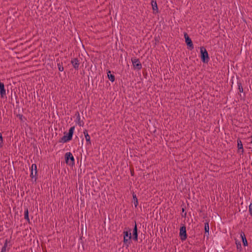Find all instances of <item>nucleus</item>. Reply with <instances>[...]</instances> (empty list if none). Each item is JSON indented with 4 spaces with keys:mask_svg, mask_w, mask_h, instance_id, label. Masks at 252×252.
I'll return each mask as SVG.
<instances>
[{
    "mask_svg": "<svg viewBox=\"0 0 252 252\" xmlns=\"http://www.w3.org/2000/svg\"><path fill=\"white\" fill-rule=\"evenodd\" d=\"M132 64L135 68L136 69L140 70L142 68V64L140 63L139 59H133L131 60Z\"/></svg>",
    "mask_w": 252,
    "mask_h": 252,
    "instance_id": "0eeeda50",
    "label": "nucleus"
},
{
    "mask_svg": "<svg viewBox=\"0 0 252 252\" xmlns=\"http://www.w3.org/2000/svg\"><path fill=\"white\" fill-rule=\"evenodd\" d=\"M107 76L109 79L112 82H113L115 81V76L114 75L111 74V71L109 70L107 72Z\"/></svg>",
    "mask_w": 252,
    "mask_h": 252,
    "instance_id": "6ab92c4d",
    "label": "nucleus"
},
{
    "mask_svg": "<svg viewBox=\"0 0 252 252\" xmlns=\"http://www.w3.org/2000/svg\"><path fill=\"white\" fill-rule=\"evenodd\" d=\"M132 235H133V240L135 241H137L138 233H137V225H136V223L135 224V226H134L133 230Z\"/></svg>",
    "mask_w": 252,
    "mask_h": 252,
    "instance_id": "4468645a",
    "label": "nucleus"
},
{
    "mask_svg": "<svg viewBox=\"0 0 252 252\" xmlns=\"http://www.w3.org/2000/svg\"><path fill=\"white\" fill-rule=\"evenodd\" d=\"M8 242H9V241L8 240V239H6L5 240V242L4 243V245H3V246L2 247H5V248H7V247H8Z\"/></svg>",
    "mask_w": 252,
    "mask_h": 252,
    "instance_id": "a878e982",
    "label": "nucleus"
},
{
    "mask_svg": "<svg viewBox=\"0 0 252 252\" xmlns=\"http://www.w3.org/2000/svg\"><path fill=\"white\" fill-rule=\"evenodd\" d=\"M22 117H23V115H19V117H20V119L21 120H22Z\"/></svg>",
    "mask_w": 252,
    "mask_h": 252,
    "instance_id": "cd10ccee",
    "label": "nucleus"
},
{
    "mask_svg": "<svg viewBox=\"0 0 252 252\" xmlns=\"http://www.w3.org/2000/svg\"><path fill=\"white\" fill-rule=\"evenodd\" d=\"M205 233L207 234V236H208L209 235V224L208 222H206L205 223Z\"/></svg>",
    "mask_w": 252,
    "mask_h": 252,
    "instance_id": "aec40b11",
    "label": "nucleus"
},
{
    "mask_svg": "<svg viewBox=\"0 0 252 252\" xmlns=\"http://www.w3.org/2000/svg\"><path fill=\"white\" fill-rule=\"evenodd\" d=\"M132 197H133V201L134 207L135 208H136L138 205V199L137 198L136 194L133 193L132 194Z\"/></svg>",
    "mask_w": 252,
    "mask_h": 252,
    "instance_id": "a211bd4d",
    "label": "nucleus"
},
{
    "mask_svg": "<svg viewBox=\"0 0 252 252\" xmlns=\"http://www.w3.org/2000/svg\"><path fill=\"white\" fill-rule=\"evenodd\" d=\"M124 233V243L128 247L131 242V230L128 228H125Z\"/></svg>",
    "mask_w": 252,
    "mask_h": 252,
    "instance_id": "f257e3e1",
    "label": "nucleus"
},
{
    "mask_svg": "<svg viewBox=\"0 0 252 252\" xmlns=\"http://www.w3.org/2000/svg\"><path fill=\"white\" fill-rule=\"evenodd\" d=\"M9 249H10V247L8 249H7L5 247H2L0 252H6V251H8Z\"/></svg>",
    "mask_w": 252,
    "mask_h": 252,
    "instance_id": "393cba45",
    "label": "nucleus"
},
{
    "mask_svg": "<svg viewBox=\"0 0 252 252\" xmlns=\"http://www.w3.org/2000/svg\"><path fill=\"white\" fill-rule=\"evenodd\" d=\"M71 63L72 64L73 67L75 69H76V70L78 69L79 64H80V62L77 58L72 59L71 61Z\"/></svg>",
    "mask_w": 252,
    "mask_h": 252,
    "instance_id": "9b49d317",
    "label": "nucleus"
},
{
    "mask_svg": "<svg viewBox=\"0 0 252 252\" xmlns=\"http://www.w3.org/2000/svg\"><path fill=\"white\" fill-rule=\"evenodd\" d=\"M179 235L181 238V240L183 241L186 240L187 238L186 227L185 225H183L180 228Z\"/></svg>",
    "mask_w": 252,
    "mask_h": 252,
    "instance_id": "39448f33",
    "label": "nucleus"
},
{
    "mask_svg": "<svg viewBox=\"0 0 252 252\" xmlns=\"http://www.w3.org/2000/svg\"><path fill=\"white\" fill-rule=\"evenodd\" d=\"M235 243L237 250H239V252H241L242 251V246L240 242L236 240Z\"/></svg>",
    "mask_w": 252,
    "mask_h": 252,
    "instance_id": "412c9836",
    "label": "nucleus"
},
{
    "mask_svg": "<svg viewBox=\"0 0 252 252\" xmlns=\"http://www.w3.org/2000/svg\"><path fill=\"white\" fill-rule=\"evenodd\" d=\"M184 37L185 38L186 43L188 46V48L190 50H192L193 49V45L192 42L186 32L184 33Z\"/></svg>",
    "mask_w": 252,
    "mask_h": 252,
    "instance_id": "423d86ee",
    "label": "nucleus"
},
{
    "mask_svg": "<svg viewBox=\"0 0 252 252\" xmlns=\"http://www.w3.org/2000/svg\"><path fill=\"white\" fill-rule=\"evenodd\" d=\"M240 236L242 238V240L243 243V245L244 246H248V242L246 237V236L245 235V233L243 231H241L240 232Z\"/></svg>",
    "mask_w": 252,
    "mask_h": 252,
    "instance_id": "2eb2a0df",
    "label": "nucleus"
},
{
    "mask_svg": "<svg viewBox=\"0 0 252 252\" xmlns=\"http://www.w3.org/2000/svg\"><path fill=\"white\" fill-rule=\"evenodd\" d=\"M37 174V166L35 164H32L31 167V173L30 177L33 178Z\"/></svg>",
    "mask_w": 252,
    "mask_h": 252,
    "instance_id": "9d476101",
    "label": "nucleus"
},
{
    "mask_svg": "<svg viewBox=\"0 0 252 252\" xmlns=\"http://www.w3.org/2000/svg\"><path fill=\"white\" fill-rule=\"evenodd\" d=\"M237 147L238 152L243 154L244 153V149L243 147V144L241 140L239 139H237Z\"/></svg>",
    "mask_w": 252,
    "mask_h": 252,
    "instance_id": "f8f14e48",
    "label": "nucleus"
},
{
    "mask_svg": "<svg viewBox=\"0 0 252 252\" xmlns=\"http://www.w3.org/2000/svg\"><path fill=\"white\" fill-rule=\"evenodd\" d=\"M83 133L84 134L86 140L88 144H91V137L88 134V130L87 129L84 130Z\"/></svg>",
    "mask_w": 252,
    "mask_h": 252,
    "instance_id": "dca6fc26",
    "label": "nucleus"
},
{
    "mask_svg": "<svg viewBox=\"0 0 252 252\" xmlns=\"http://www.w3.org/2000/svg\"><path fill=\"white\" fill-rule=\"evenodd\" d=\"M65 163L69 165L73 166L75 164L74 158L70 152L65 153L64 156Z\"/></svg>",
    "mask_w": 252,
    "mask_h": 252,
    "instance_id": "7ed1b4c3",
    "label": "nucleus"
},
{
    "mask_svg": "<svg viewBox=\"0 0 252 252\" xmlns=\"http://www.w3.org/2000/svg\"><path fill=\"white\" fill-rule=\"evenodd\" d=\"M238 89L239 90V92L240 93H242L243 92V89L242 87V84L241 83H238Z\"/></svg>",
    "mask_w": 252,
    "mask_h": 252,
    "instance_id": "4be33fe9",
    "label": "nucleus"
},
{
    "mask_svg": "<svg viewBox=\"0 0 252 252\" xmlns=\"http://www.w3.org/2000/svg\"><path fill=\"white\" fill-rule=\"evenodd\" d=\"M58 67L59 70L60 71H63V65H61L60 63L58 64Z\"/></svg>",
    "mask_w": 252,
    "mask_h": 252,
    "instance_id": "5701e85b",
    "label": "nucleus"
},
{
    "mask_svg": "<svg viewBox=\"0 0 252 252\" xmlns=\"http://www.w3.org/2000/svg\"><path fill=\"white\" fill-rule=\"evenodd\" d=\"M0 94L1 97L6 95V91L4 89V84L0 81Z\"/></svg>",
    "mask_w": 252,
    "mask_h": 252,
    "instance_id": "ddd939ff",
    "label": "nucleus"
},
{
    "mask_svg": "<svg viewBox=\"0 0 252 252\" xmlns=\"http://www.w3.org/2000/svg\"><path fill=\"white\" fill-rule=\"evenodd\" d=\"M3 143V139L1 132H0V145H1Z\"/></svg>",
    "mask_w": 252,
    "mask_h": 252,
    "instance_id": "bb28decb",
    "label": "nucleus"
},
{
    "mask_svg": "<svg viewBox=\"0 0 252 252\" xmlns=\"http://www.w3.org/2000/svg\"><path fill=\"white\" fill-rule=\"evenodd\" d=\"M75 116L76 117L75 122L80 126H83L84 123L83 121L81 120V117L80 114L78 112H76L75 113Z\"/></svg>",
    "mask_w": 252,
    "mask_h": 252,
    "instance_id": "6e6552de",
    "label": "nucleus"
},
{
    "mask_svg": "<svg viewBox=\"0 0 252 252\" xmlns=\"http://www.w3.org/2000/svg\"><path fill=\"white\" fill-rule=\"evenodd\" d=\"M151 3L152 7V9L153 10V13L156 14L158 13V9L156 0H151Z\"/></svg>",
    "mask_w": 252,
    "mask_h": 252,
    "instance_id": "1a4fd4ad",
    "label": "nucleus"
},
{
    "mask_svg": "<svg viewBox=\"0 0 252 252\" xmlns=\"http://www.w3.org/2000/svg\"><path fill=\"white\" fill-rule=\"evenodd\" d=\"M201 59L202 62L207 63L209 60L208 53L204 47H200Z\"/></svg>",
    "mask_w": 252,
    "mask_h": 252,
    "instance_id": "20e7f679",
    "label": "nucleus"
},
{
    "mask_svg": "<svg viewBox=\"0 0 252 252\" xmlns=\"http://www.w3.org/2000/svg\"><path fill=\"white\" fill-rule=\"evenodd\" d=\"M185 211V209L184 208H182V212H184Z\"/></svg>",
    "mask_w": 252,
    "mask_h": 252,
    "instance_id": "c85d7f7f",
    "label": "nucleus"
},
{
    "mask_svg": "<svg viewBox=\"0 0 252 252\" xmlns=\"http://www.w3.org/2000/svg\"><path fill=\"white\" fill-rule=\"evenodd\" d=\"M249 211L250 214L252 216V203H251L249 205Z\"/></svg>",
    "mask_w": 252,
    "mask_h": 252,
    "instance_id": "b1692460",
    "label": "nucleus"
},
{
    "mask_svg": "<svg viewBox=\"0 0 252 252\" xmlns=\"http://www.w3.org/2000/svg\"><path fill=\"white\" fill-rule=\"evenodd\" d=\"M75 129V127L72 126L69 129L68 133L66 134V135H64L63 137H62L59 141L60 143H66L70 140H71L72 138L73 134Z\"/></svg>",
    "mask_w": 252,
    "mask_h": 252,
    "instance_id": "f03ea898",
    "label": "nucleus"
},
{
    "mask_svg": "<svg viewBox=\"0 0 252 252\" xmlns=\"http://www.w3.org/2000/svg\"><path fill=\"white\" fill-rule=\"evenodd\" d=\"M24 219L29 222L30 223V220L29 217V211L27 208L25 209L24 211Z\"/></svg>",
    "mask_w": 252,
    "mask_h": 252,
    "instance_id": "f3484780",
    "label": "nucleus"
}]
</instances>
